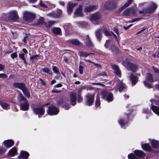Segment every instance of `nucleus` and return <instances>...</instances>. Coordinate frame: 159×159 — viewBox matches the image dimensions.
<instances>
[{
	"label": "nucleus",
	"mask_w": 159,
	"mask_h": 159,
	"mask_svg": "<svg viewBox=\"0 0 159 159\" xmlns=\"http://www.w3.org/2000/svg\"><path fill=\"white\" fill-rule=\"evenodd\" d=\"M119 89V91L121 92L126 88L125 85L123 83L121 82L117 86Z\"/></svg>",
	"instance_id": "obj_34"
},
{
	"label": "nucleus",
	"mask_w": 159,
	"mask_h": 159,
	"mask_svg": "<svg viewBox=\"0 0 159 159\" xmlns=\"http://www.w3.org/2000/svg\"><path fill=\"white\" fill-rule=\"evenodd\" d=\"M82 5H80L74 12V15L76 16H83V14L82 12Z\"/></svg>",
	"instance_id": "obj_17"
},
{
	"label": "nucleus",
	"mask_w": 159,
	"mask_h": 159,
	"mask_svg": "<svg viewBox=\"0 0 159 159\" xmlns=\"http://www.w3.org/2000/svg\"><path fill=\"white\" fill-rule=\"evenodd\" d=\"M59 109L56 107L52 106L49 107L48 112L51 115H57L59 112Z\"/></svg>",
	"instance_id": "obj_13"
},
{
	"label": "nucleus",
	"mask_w": 159,
	"mask_h": 159,
	"mask_svg": "<svg viewBox=\"0 0 159 159\" xmlns=\"http://www.w3.org/2000/svg\"><path fill=\"white\" fill-rule=\"evenodd\" d=\"M94 94H88L85 99V104L88 106L91 105L94 102Z\"/></svg>",
	"instance_id": "obj_8"
},
{
	"label": "nucleus",
	"mask_w": 159,
	"mask_h": 159,
	"mask_svg": "<svg viewBox=\"0 0 159 159\" xmlns=\"http://www.w3.org/2000/svg\"><path fill=\"white\" fill-rule=\"evenodd\" d=\"M70 101L72 105H75L76 103V93L72 92L70 94Z\"/></svg>",
	"instance_id": "obj_19"
},
{
	"label": "nucleus",
	"mask_w": 159,
	"mask_h": 159,
	"mask_svg": "<svg viewBox=\"0 0 159 159\" xmlns=\"http://www.w3.org/2000/svg\"><path fill=\"white\" fill-rule=\"evenodd\" d=\"M52 92L54 93H59L60 92V91H57L56 90H53L52 91Z\"/></svg>",
	"instance_id": "obj_64"
},
{
	"label": "nucleus",
	"mask_w": 159,
	"mask_h": 159,
	"mask_svg": "<svg viewBox=\"0 0 159 159\" xmlns=\"http://www.w3.org/2000/svg\"><path fill=\"white\" fill-rule=\"evenodd\" d=\"M8 18L13 21H16L18 19L17 13L16 11H11L8 13Z\"/></svg>",
	"instance_id": "obj_12"
},
{
	"label": "nucleus",
	"mask_w": 159,
	"mask_h": 159,
	"mask_svg": "<svg viewBox=\"0 0 159 159\" xmlns=\"http://www.w3.org/2000/svg\"><path fill=\"white\" fill-rule=\"evenodd\" d=\"M13 85L14 87L18 88L21 90L25 96L28 98H29L30 97V96L29 90L24 84L16 82L14 83Z\"/></svg>",
	"instance_id": "obj_3"
},
{
	"label": "nucleus",
	"mask_w": 159,
	"mask_h": 159,
	"mask_svg": "<svg viewBox=\"0 0 159 159\" xmlns=\"http://www.w3.org/2000/svg\"><path fill=\"white\" fill-rule=\"evenodd\" d=\"M77 4L75 3H73L71 2H69L68 3L67 6V12L69 14L72 13L73 11V9L74 7Z\"/></svg>",
	"instance_id": "obj_18"
},
{
	"label": "nucleus",
	"mask_w": 159,
	"mask_h": 159,
	"mask_svg": "<svg viewBox=\"0 0 159 159\" xmlns=\"http://www.w3.org/2000/svg\"><path fill=\"white\" fill-rule=\"evenodd\" d=\"M133 0H127L126 2L122 7L120 9V11L123 10V9L129 6L132 2Z\"/></svg>",
	"instance_id": "obj_28"
},
{
	"label": "nucleus",
	"mask_w": 159,
	"mask_h": 159,
	"mask_svg": "<svg viewBox=\"0 0 159 159\" xmlns=\"http://www.w3.org/2000/svg\"><path fill=\"white\" fill-rule=\"evenodd\" d=\"M144 6L147 7L144 8L143 11H140V13H153L157 8V5L153 2H150L141 3L139 4V6L141 7Z\"/></svg>",
	"instance_id": "obj_1"
},
{
	"label": "nucleus",
	"mask_w": 159,
	"mask_h": 159,
	"mask_svg": "<svg viewBox=\"0 0 159 159\" xmlns=\"http://www.w3.org/2000/svg\"><path fill=\"white\" fill-rule=\"evenodd\" d=\"M29 155L28 152L25 151H21L20 153V155L19 157H20L24 158V159H27Z\"/></svg>",
	"instance_id": "obj_27"
},
{
	"label": "nucleus",
	"mask_w": 159,
	"mask_h": 159,
	"mask_svg": "<svg viewBox=\"0 0 159 159\" xmlns=\"http://www.w3.org/2000/svg\"><path fill=\"white\" fill-rule=\"evenodd\" d=\"M70 106L69 104H66L64 106V109L66 110H68L70 108Z\"/></svg>",
	"instance_id": "obj_57"
},
{
	"label": "nucleus",
	"mask_w": 159,
	"mask_h": 159,
	"mask_svg": "<svg viewBox=\"0 0 159 159\" xmlns=\"http://www.w3.org/2000/svg\"><path fill=\"white\" fill-rule=\"evenodd\" d=\"M34 15L30 12L25 11L23 14L24 19L27 21H30L34 18Z\"/></svg>",
	"instance_id": "obj_10"
},
{
	"label": "nucleus",
	"mask_w": 159,
	"mask_h": 159,
	"mask_svg": "<svg viewBox=\"0 0 159 159\" xmlns=\"http://www.w3.org/2000/svg\"><path fill=\"white\" fill-rule=\"evenodd\" d=\"M52 32L55 34H59L61 33L60 28L58 27H54L52 29Z\"/></svg>",
	"instance_id": "obj_30"
},
{
	"label": "nucleus",
	"mask_w": 159,
	"mask_h": 159,
	"mask_svg": "<svg viewBox=\"0 0 159 159\" xmlns=\"http://www.w3.org/2000/svg\"><path fill=\"white\" fill-rule=\"evenodd\" d=\"M140 19H139V18H136L135 19H133V20H131V21H130V22L133 23V22H134L136 21H137L139 20Z\"/></svg>",
	"instance_id": "obj_61"
},
{
	"label": "nucleus",
	"mask_w": 159,
	"mask_h": 159,
	"mask_svg": "<svg viewBox=\"0 0 159 159\" xmlns=\"http://www.w3.org/2000/svg\"><path fill=\"white\" fill-rule=\"evenodd\" d=\"M67 43L70 44H72L75 45H80L81 43L77 39H69L67 40Z\"/></svg>",
	"instance_id": "obj_20"
},
{
	"label": "nucleus",
	"mask_w": 159,
	"mask_h": 159,
	"mask_svg": "<svg viewBox=\"0 0 159 159\" xmlns=\"http://www.w3.org/2000/svg\"><path fill=\"white\" fill-rule=\"evenodd\" d=\"M19 57L22 59V60L23 61L24 63L25 64H27L26 61L25 60V55L24 53H20L19 54Z\"/></svg>",
	"instance_id": "obj_44"
},
{
	"label": "nucleus",
	"mask_w": 159,
	"mask_h": 159,
	"mask_svg": "<svg viewBox=\"0 0 159 159\" xmlns=\"http://www.w3.org/2000/svg\"><path fill=\"white\" fill-rule=\"evenodd\" d=\"M97 8V6L96 5H93L87 7L85 9V11L86 12H88L94 10H95Z\"/></svg>",
	"instance_id": "obj_22"
},
{
	"label": "nucleus",
	"mask_w": 159,
	"mask_h": 159,
	"mask_svg": "<svg viewBox=\"0 0 159 159\" xmlns=\"http://www.w3.org/2000/svg\"><path fill=\"white\" fill-rule=\"evenodd\" d=\"M141 146L143 149L144 150L148 151H150L151 150V147L148 144L145 143L144 144H142Z\"/></svg>",
	"instance_id": "obj_35"
},
{
	"label": "nucleus",
	"mask_w": 159,
	"mask_h": 159,
	"mask_svg": "<svg viewBox=\"0 0 159 159\" xmlns=\"http://www.w3.org/2000/svg\"><path fill=\"white\" fill-rule=\"evenodd\" d=\"M151 143L152 146L155 148H157L159 147V142L158 141L153 140L152 141Z\"/></svg>",
	"instance_id": "obj_33"
},
{
	"label": "nucleus",
	"mask_w": 159,
	"mask_h": 159,
	"mask_svg": "<svg viewBox=\"0 0 159 159\" xmlns=\"http://www.w3.org/2000/svg\"><path fill=\"white\" fill-rule=\"evenodd\" d=\"M103 31L105 35L106 36H110L111 35V34L110 32L109 31L106 29H103Z\"/></svg>",
	"instance_id": "obj_49"
},
{
	"label": "nucleus",
	"mask_w": 159,
	"mask_h": 159,
	"mask_svg": "<svg viewBox=\"0 0 159 159\" xmlns=\"http://www.w3.org/2000/svg\"><path fill=\"white\" fill-rule=\"evenodd\" d=\"M143 112L144 113L149 114L151 112V111L148 109L146 108L143 110Z\"/></svg>",
	"instance_id": "obj_53"
},
{
	"label": "nucleus",
	"mask_w": 159,
	"mask_h": 159,
	"mask_svg": "<svg viewBox=\"0 0 159 159\" xmlns=\"http://www.w3.org/2000/svg\"><path fill=\"white\" fill-rule=\"evenodd\" d=\"M3 143L5 146L7 148H9L13 145L14 143L12 140H8L4 141L3 142Z\"/></svg>",
	"instance_id": "obj_23"
},
{
	"label": "nucleus",
	"mask_w": 159,
	"mask_h": 159,
	"mask_svg": "<svg viewBox=\"0 0 159 159\" xmlns=\"http://www.w3.org/2000/svg\"><path fill=\"white\" fill-rule=\"evenodd\" d=\"M110 42V40H106V43L104 45V46L106 47V48H107L108 47V44Z\"/></svg>",
	"instance_id": "obj_58"
},
{
	"label": "nucleus",
	"mask_w": 159,
	"mask_h": 159,
	"mask_svg": "<svg viewBox=\"0 0 159 159\" xmlns=\"http://www.w3.org/2000/svg\"><path fill=\"white\" fill-rule=\"evenodd\" d=\"M154 81L152 75L150 73H147L146 74V80L144 81L145 86L149 89L152 88V85L147 83V81L151 82Z\"/></svg>",
	"instance_id": "obj_9"
},
{
	"label": "nucleus",
	"mask_w": 159,
	"mask_h": 159,
	"mask_svg": "<svg viewBox=\"0 0 159 159\" xmlns=\"http://www.w3.org/2000/svg\"><path fill=\"white\" fill-rule=\"evenodd\" d=\"M62 14L61 10L59 9L55 11H53L48 14V15L52 18H60Z\"/></svg>",
	"instance_id": "obj_11"
},
{
	"label": "nucleus",
	"mask_w": 159,
	"mask_h": 159,
	"mask_svg": "<svg viewBox=\"0 0 159 159\" xmlns=\"http://www.w3.org/2000/svg\"><path fill=\"white\" fill-rule=\"evenodd\" d=\"M7 76L4 74H0V77H3L4 78H6Z\"/></svg>",
	"instance_id": "obj_60"
},
{
	"label": "nucleus",
	"mask_w": 159,
	"mask_h": 159,
	"mask_svg": "<svg viewBox=\"0 0 159 159\" xmlns=\"http://www.w3.org/2000/svg\"><path fill=\"white\" fill-rule=\"evenodd\" d=\"M100 104V97L98 95L96 97L95 101V106L96 107H99Z\"/></svg>",
	"instance_id": "obj_39"
},
{
	"label": "nucleus",
	"mask_w": 159,
	"mask_h": 159,
	"mask_svg": "<svg viewBox=\"0 0 159 159\" xmlns=\"http://www.w3.org/2000/svg\"><path fill=\"white\" fill-rule=\"evenodd\" d=\"M123 14L125 16H130L129 14V8L127 9L123 12Z\"/></svg>",
	"instance_id": "obj_46"
},
{
	"label": "nucleus",
	"mask_w": 159,
	"mask_h": 159,
	"mask_svg": "<svg viewBox=\"0 0 159 159\" xmlns=\"http://www.w3.org/2000/svg\"><path fill=\"white\" fill-rule=\"evenodd\" d=\"M123 64L126 68L130 70H136L140 68L139 66L136 64H131L127 60L123 61Z\"/></svg>",
	"instance_id": "obj_6"
},
{
	"label": "nucleus",
	"mask_w": 159,
	"mask_h": 159,
	"mask_svg": "<svg viewBox=\"0 0 159 159\" xmlns=\"http://www.w3.org/2000/svg\"><path fill=\"white\" fill-rule=\"evenodd\" d=\"M114 73L119 77H121V72L120 70H115Z\"/></svg>",
	"instance_id": "obj_51"
},
{
	"label": "nucleus",
	"mask_w": 159,
	"mask_h": 159,
	"mask_svg": "<svg viewBox=\"0 0 159 159\" xmlns=\"http://www.w3.org/2000/svg\"><path fill=\"white\" fill-rule=\"evenodd\" d=\"M11 34H12V36L15 39H16L18 36V34L16 32H13L11 31Z\"/></svg>",
	"instance_id": "obj_48"
},
{
	"label": "nucleus",
	"mask_w": 159,
	"mask_h": 159,
	"mask_svg": "<svg viewBox=\"0 0 159 159\" xmlns=\"http://www.w3.org/2000/svg\"><path fill=\"white\" fill-rule=\"evenodd\" d=\"M147 27H144L142 30H140V31H138L137 33L136 34H139L141 32H143L145 30H146L147 29Z\"/></svg>",
	"instance_id": "obj_55"
},
{
	"label": "nucleus",
	"mask_w": 159,
	"mask_h": 159,
	"mask_svg": "<svg viewBox=\"0 0 159 159\" xmlns=\"http://www.w3.org/2000/svg\"><path fill=\"white\" fill-rule=\"evenodd\" d=\"M34 112L36 114L43 115L44 114L45 110L42 107L35 108L33 109Z\"/></svg>",
	"instance_id": "obj_16"
},
{
	"label": "nucleus",
	"mask_w": 159,
	"mask_h": 159,
	"mask_svg": "<svg viewBox=\"0 0 159 159\" xmlns=\"http://www.w3.org/2000/svg\"><path fill=\"white\" fill-rule=\"evenodd\" d=\"M18 102L20 105V109L25 111L28 110L29 104L28 101L20 92L17 97Z\"/></svg>",
	"instance_id": "obj_2"
},
{
	"label": "nucleus",
	"mask_w": 159,
	"mask_h": 159,
	"mask_svg": "<svg viewBox=\"0 0 159 159\" xmlns=\"http://www.w3.org/2000/svg\"><path fill=\"white\" fill-rule=\"evenodd\" d=\"M128 157L129 159H139L138 158L136 157L133 153L129 154Z\"/></svg>",
	"instance_id": "obj_45"
},
{
	"label": "nucleus",
	"mask_w": 159,
	"mask_h": 159,
	"mask_svg": "<svg viewBox=\"0 0 159 159\" xmlns=\"http://www.w3.org/2000/svg\"><path fill=\"white\" fill-rule=\"evenodd\" d=\"M129 14L130 16H134L136 13V10L133 7L129 8Z\"/></svg>",
	"instance_id": "obj_42"
},
{
	"label": "nucleus",
	"mask_w": 159,
	"mask_h": 159,
	"mask_svg": "<svg viewBox=\"0 0 159 159\" xmlns=\"http://www.w3.org/2000/svg\"><path fill=\"white\" fill-rule=\"evenodd\" d=\"M91 54V53H88L85 52H80L79 55L80 57H85L88 56Z\"/></svg>",
	"instance_id": "obj_37"
},
{
	"label": "nucleus",
	"mask_w": 159,
	"mask_h": 159,
	"mask_svg": "<svg viewBox=\"0 0 159 159\" xmlns=\"http://www.w3.org/2000/svg\"><path fill=\"white\" fill-rule=\"evenodd\" d=\"M11 57L13 58H14L17 56V55L16 53V52H14L12 53L11 55Z\"/></svg>",
	"instance_id": "obj_54"
},
{
	"label": "nucleus",
	"mask_w": 159,
	"mask_h": 159,
	"mask_svg": "<svg viewBox=\"0 0 159 159\" xmlns=\"http://www.w3.org/2000/svg\"><path fill=\"white\" fill-rule=\"evenodd\" d=\"M111 68L113 70H119V68L118 66L116 64L111 65Z\"/></svg>",
	"instance_id": "obj_52"
},
{
	"label": "nucleus",
	"mask_w": 159,
	"mask_h": 159,
	"mask_svg": "<svg viewBox=\"0 0 159 159\" xmlns=\"http://www.w3.org/2000/svg\"><path fill=\"white\" fill-rule=\"evenodd\" d=\"M40 5L42 7H47L44 4L43 2H42L41 1L40 2Z\"/></svg>",
	"instance_id": "obj_59"
},
{
	"label": "nucleus",
	"mask_w": 159,
	"mask_h": 159,
	"mask_svg": "<svg viewBox=\"0 0 159 159\" xmlns=\"http://www.w3.org/2000/svg\"><path fill=\"white\" fill-rule=\"evenodd\" d=\"M77 23L78 26L81 28H84L87 25V23L85 22H79Z\"/></svg>",
	"instance_id": "obj_36"
},
{
	"label": "nucleus",
	"mask_w": 159,
	"mask_h": 159,
	"mask_svg": "<svg viewBox=\"0 0 159 159\" xmlns=\"http://www.w3.org/2000/svg\"><path fill=\"white\" fill-rule=\"evenodd\" d=\"M56 23L55 21H48L45 23V25L46 27H49Z\"/></svg>",
	"instance_id": "obj_41"
},
{
	"label": "nucleus",
	"mask_w": 159,
	"mask_h": 159,
	"mask_svg": "<svg viewBox=\"0 0 159 159\" xmlns=\"http://www.w3.org/2000/svg\"><path fill=\"white\" fill-rule=\"evenodd\" d=\"M111 50L114 54L117 53L118 52V49L115 46H112L111 48Z\"/></svg>",
	"instance_id": "obj_38"
},
{
	"label": "nucleus",
	"mask_w": 159,
	"mask_h": 159,
	"mask_svg": "<svg viewBox=\"0 0 159 159\" xmlns=\"http://www.w3.org/2000/svg\"><path fill=\"white\" fill-rule=\"evenodd\" d=\"M81 92L80 90H79L78 91V92L79 93V94L77 95V101L78 102H81L83 100L82 98L80 96V93Z\"/></svg>",
	"instance_id": "obj_43"
},
{
	"label": "nucleus",
	"mask_w": 159,
	"mask_h": 159,
	"mask_svg": "<svg viewBox=\"0 0 159 159\" xmlns=\"http://www.w3.org/2000/svg\"><path fill=\"white\" fill-rule=\"evenodd\" d=\"M39 55H35L31 56L30 57V59L31 60H32V61H35V60L37 61V60L39 59Z\"/></svg>",
	"instance_id": "obj_40"
},
{
	"label": "nucleus",
	"mask_w": 159,
	"mask_h": 159,
	"mask_svg": "<svg viewBox=\"0 0 159 159\" xmlns=\"http://www.w3.org/2000/svg\"><path fill=\"white\" fill-rule=\"evenodd\" d=\"M101 98L109 102L114 99L113 94L111 92L103 90L101 92Z\"/></svg>",
	"instance_id": "obj_4"
},
{
	"label": "nucleus",
	"mask_w": 159,
	"mask_h": 159,
	"mask_svg": "<svg viewBox=\"0 0 159 159\" xmlns=\"http://www.w3.org/2000/svg\"><path fill=\"white\" fill-rule=\"evenodd\" d=\"M150 101L152 103V104L159 105V100L157 101L156 100L152 99L150 100Z\"/></svg>",
	"instance_id": "obj_47"
},
{
	"label": "nucleus",
	"mask_w": 159,
	"mask_h": 159,
	"mask_svg": "<svg viewBox=\"0 0 159 159\" xmlns=\"http://www.w3.org/2000/svg\"><path fill=\"white\" fill-rule=\"evenodd\" d=\"M64 29L66 31H69L71 30V26L70 23H66L63 25Z\"/></svg>",
	"instance_id": "obj_32"
},
{
	"label": "nucleus",
	"mask_w": 159,
	"mask_h": 159,
	"mask_svg": "<svg viewBox=\"0 0 159 159\" xmlns=\"http://www.w3.org/2000/svg\"><path fill=\"white\" fill-rule=\"evenodd\" d=\"M43 72L46 73L48 74H50L52 73L51 70H43Z\"/></svg>",
	"instance_id": "obj_56"
},
{
	"label": "nucleus",
	"mask_w": 159,
	"mask_h": 159,
	"mask_svg": "<svg viewBox=\"0 0 159 159\" xmlns=\"http://www.w3.org/2000/svg\"><path fill=\"white\" fill-rule=\"evenodd\" d=\"M44 22V19L43 17H40L38 21V23L39 24L42 25L43 24Z\"/></svg>",
	"instance_id": "obj_50"
},
{
	"label": "nucleus",
	"mask_w": 159,
	"mask_h": 159,
	"mask_svg": "<svg viewBox=\"0 0 159 159\" xmlns=\"http://www.w3.org/2000/svg\"><path fill=\"white\" fill-rule=\"evenodd\" d=\"M0 105L3 109L5 110H7L10 108L8 104L1 100H0Z\"/></svg>",
	"instance_id": "obj_21"
},
{
	"label": "nucleus",
	"mask_w": 159,
	"mask_h": 159,
	"mask_svg": "<svg viewBox=\"0 0 159 159\" xmlns=\"http://www.w3.org/2000/svg\"><path fill=\"white\" fill-rule=\"evenodd\" d=\"M101 18V16L100 14L98 13H97L91 15L90 20L94 24H98L100 23L99 20Z\"/></svg>",
	"instance_id": "obj_5"
},
{
	"label": "nucleus",
	"mask_w": 159,
	"mask_h": 159,
	"mask_svg": "<svg viewBox=\"0 0 159 159\" xmlns=\"http://www.w3.org/2000/svg\"><path fill=\"white\" fill-rule=\"evenodd\" d=\"M101 29H98L96 30L95 32L96 38L99 41H100L101 39Z\"/></svg>",
	"instance_id": "obj_25"
},
{
	"label": "nucleus",
	"mask_w": 159,
	"mask_h": 159,
	"mask_svg": "<svg viewBox=\"0 0 159 159\" xmlns=\"http://www.w3.org/2000/svg\"><path fill=\"white\" fill-rule=\"evenodd\" d=\"M84 40L85 44L87 46L90 48L93 47V44L92 43L88 35L84 37Z\"/></svg>",
	"instance_id": "obj_14"
},
{
	"label": "nucleus",
	"mask_w": 159,
	"mask_h": 159,
	"mask_svg": "<svg viewBox=\"0 0 159 159\" xmlns=\"http://www.w3.org/2000/svg\"><path fill=\"white\" fill-rule=\"evenodd\" d=\"M130 77L132 85H135L138 81V78L135 76L133 75H131Z\"/></svg>",
	"instance_id": "obj_29"
},
{
	"label": "nucleus",
	"mask_w": 159,
	"mask_h": 159,
	"mask_svg": "<svg viewBox=\"0 0 159 159\" xmlns=\"http://www.w3.org/2000/svg\"><path fill=\"white\" fill-rule=\"evenodd\" d=\"M134 153L139 157H143L145 156L144 153L141 151L136 150L134 151Z\"/></svg>",
	"instance_id": "obj_24"
},
{
	"label": "nucleus",
	"mask_w": 159,
	"mask_h": 159,
	"mask_svg": "<svg viewBox=\"0 0 159 159\" xmlns=\"http://www.w3.org/2000/svg\"><path fill=\"white\" fill-rule=\"evenodd\" d=\"M62 85L61 84L59 83L56 85H55V87H57V88L60 87H61Z\"/></svg>",
	"instance_id": "obj_62"
},
{
	"label": "nucleus",
	"mask_w": 159,
	"mask_h": 159,
	"mask_svg": "<svg viewBox=\"0 0 159 159\" xmlns=\"http://www.w3.org/2000/svg\"><path fill=\"white\" fill-rule=\"evenodd\" d=\"M5 150L2 148L0 149V154L2 153L3 152H5Z\"/></svg>",
	"instance_id": "obj_63"
},
{
	"label": "nucleus",
	"mask_w": 159,
	"mask_h": 159,
	"mask_svg": "<svg viewBox=\"0 0 159 159\" xmlns=\"http://www.w3.org/2000/svg\"><path fill=\"white\" fill-rule=\"evenodd\" d=\"M128 116L127 115L125 119H121L119 120L118 122L122 128H125V126L128 123Z\"/></svg>",
	"instance_id": "obj_15"
},
{
	"label": "nucleus",
	"mask_w": 159,
	"mask_h": 159,
	"mask_svg": "<svg viewBox=\"0 0 159 159\" xmlns=\"http://www.w3.org/2000/svg\"><path fill=\"white\" fill-rule=\"evenodd\" d=\"M117 1L112 0L111 1H107L105 4L104 7L106 9L111 10L115 8L117 6Z\"/></svg>",
	"instance_id": "obj_7"
},
{
	"label": "nucleus",
	"mask_w": 159,
	"mask_h": 159,
	"mask_svg": "<svg viewBox=\"0 0 159 159\" xmlns=\"http://www.w3.org/2000/svg\"><path fill=\"white\" fill-rule=\"evenodd\" d=\"M8 154L10 156H13L17 154V150L16 148L13 147L8 152Z\"/></svg>",
	"instance_id": "obj_26"
},
{
	"label": "nucleus",
	"mask_w": 159,
	"mask_h": 159,
	"mask_svg": "<svg viewBox=\"0 0 159 159\" xmlns=\"http://www.w3.org/2000/svg\"><path fill=\"white\" fill-rule=\"evenodd\" d=\"M151 108L152 111L157 115H159V107L156 106H152Z\"/></svg>",
	"instance_id": "obj_31"
}]
</instances>
